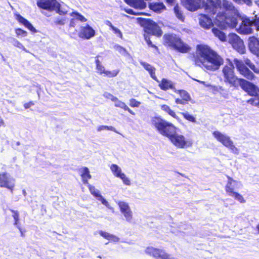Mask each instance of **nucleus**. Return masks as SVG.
Wrapping results in <instances>:
<instances>
[{
	"label": "nucleus",
	"mask_w": 259,
	"mask_h": 259,
	"mask_svg": "<svg viewBox=\"0 0 259 259\" xmlns=\"http://www.w3.org/2000/svg\"><path fill=\"white\" fill-rule=\"evenodd\" d=\"M189 57L195 65L209 71L218 70L224 63L223 58L205 44L197 45L195 51L190 53Z\"/></svg>",
	"instance_id": "nucleus-1"
},
{
	"label": "nucleus",
	"mask_w": 259,
	"mask_h": 259,
	"mask_svg": "<svg viewBox=\"0 0 259 259\" xmlns=\"http://www.w3.org/2000/svg\"><path fill=\"white\" fill-rule=\"evenodd\" d=\"M214 18L215 24L221 29L234 28L241 17L233 4L228 0L221 1V7L218 10Z\"/></svg>",
	"instance_id": "nucleus-2"
},
{
	"label": "nucleus",
	"mask_w": 259,
	"mask_h": 259,
	"mask_svg": "<svg viewBox=\"0 0 259 259\" xmlns=\"http://www.w3.org/2000/svg\"><path fill=\"white\" fill-rule=\"evenodd\" d=\"M138 20L139 23L143 28V36L147 45L158 51V47L152 44L150 36L153 35L158 38L161 37L163 34L161 27L156 22L150 19L139 18Z\"/></svg>",
	"instance_id": "nucleus-3"
},
{
	"label": "nucleus",
	"mask_w": 259,
	"mask_h": 259,
	"mask_svg": "<svg viewBox=\"0 0 259 259\" xmlns=\"http://www.w3.org/2000/svg\"><path fill=\"white\" fill-rule=\"evenodd\" d=\"M222 75L223 81L226 84L236 89L240 87L243 90L249 82L245 79L237 77L235 74L233 63L230 61L222 68Z\"/></svg>",
	"instance_id": "nucleus-4"
},
{
	"label": "nucleus",
	"mask_w": 259,
	"mask_h": 259,
	"mask_svg": "<svg viewBox=\"0 0 259 259\" xmlns=\"http://www.w3.org/2000/svg\"><path fill=\"white\" fill-rule=\"evenodd\" d=\"M163 45L176 51L185 54L189 53L191 48L189 45L184 42L181 37L174 33H165L162 37Z\"/></svg>",
	"instance_id": "nucleus-5"
},
{
	"label": "nucleus",
	"mask_w": 259,
	"mask_h": 259,
	"mask_svg": "<svg viewBox=\"0 0 259 259\" xmlns=\"http://www.w3.org/2000/svg\"><path fill=\"white\" fill-rule=\"evenodd\" d=\"M233 62L239 74L248 80L252 81L256 78L253 72L259 74V66L256 67L248 58L244 59V62L235 58L233 60Z\"/></svg>",
	"instance_id": "nucleus-6"
},
{
	"label": "nucleus",
	"mask_w": 259,
	"mask_h": 259,
	"mask_svg": "<svg viewBox=\"0 0 259 259\" xmlns=\"http://www.w3.org/2000/svg\"><path fill=\"white\" fill-rule=\"evenodd\" d=\"M151 122L156 131L161 135L168 138L178 128L172 123L165 120L160 116L151 118Z\"/></svg>",
	"instance_id": "nucleus-7"
},
{
	"label": "nucleus",
	"mask_w": 259,
	"mask_h": 259,
	"mask_svg": "<svg viewBox=\"0 0 259 259\" xmlns=\"http://www.w3.org/2000/svg\"><path fill=\"white\" fill-rule=\"evenodd\" d=\"M181 2L188 11L191 12L203 8L210 15L213 16L217 13L214 9L207 8L206 0H181Z\"/></svg>",
	"instance_id": "nucleus-8"
},
{
	"label": "nucleus",
	"mask_w": 259,
	"mask_h": 259,
	"mask_svg": "<svg viewBox=\"0 0 259 259\" xmlns=\"http://www.w3.org/2000/svg\"><path fill=\"white\" fill-rule=\"evenodd\" d=\"M37 7L49 12L55 11L60 15L64 16L67 14V11L61 9V4L57 0H37Z\"/></svg>",
	"instance_id": "nucleus-9"
},
{
	"label": "nucleus",
	"mask_w": 259,
	"mask_h": 259,
	"mask_svg": "<svg viewBox=\"0 0 259 259\" xmlns=\"http://www.w3.org/2000/svg\"><path fill=\"white\" fill-rule=\"evenodd\" d=\"M243 90L252 97L247 100L246 103L259 108V87L249 81Z\"/></svg>",
	"instance_id": "nucleus-10"
},
{
	"label": "nucleus",
	"mask_w": 259,
	"mask_h": 259,
	"mask_svg": "<svg viewBox=\"0 0 259 259\" xmlns=\"http://www.w3.org/2000/svg\"><path fill=\"white\" fill-rule=\"evenodd\" d=\"M212 135L218 142L230 149L232 153L237 155L239 154V149L234 145L233 142L229 136L223 134L218 131H214L212 133Z\"/></svg>",
	"instance_id": "nucleus-11"
},
{
	"label": "nucleus",
	"mask_w": 259,
	"mask_h": 259,
	"mask_svg": "<svg viewBox=\"0 0 259 259\" xmlns=\"http://www.w3.org/2000/svg\"><path fill=\"white\" fill-rule=\"evenodd\" d=\"M170 142L176 147L185 148L192 146L191 140L186 139L183 135L178 134L174 132L168 138Z\"/></svg>",
	"instance_id": "nucleus-12"
},
{
	"label": "nucleus",
	"mask_w": 259,
	"mask_h": 259,
	"mask_svg": "<svg viewBox=\"0 0 259 259\" xmlns=\"http://www.w3.org/2000/svg\"><path fill=\"white\" fill-rule=\"evenodd\" d=\"M15 187V180L7 172H0V187L5 188L13 193Z\"/></svg>",
	"instance_id": "nucleus-13"
},
{
	"label": "nucleus",
	"mask_w": 259,
	"mask_h": 259,
	"mask_svg": "<svg viewBox=\"0 0 259 259\" xmlns=\"http://www.w3.org/2000/svg\"><path fill=\"white\" fill-rule=\"evenodd\" d=\"M228 179L227 183L225 186V189L227 194L231 197H233L235 200H237L241 203H245L246 201L241 194L234 191V187L232 185L233 183L236 182L232 178L227 176Z\"/></svg>",
	"instance_id": "nucleus-14"
},
{
	"label": "nucleus",
	"mask_w": 259,
	"mask_h": 259,
	"mask_svg": "<svg viewBox=\"0 0 259 259\" xmlns=\"http://www.w3.org/2000/svg\"><path fill=\"white\" fill-rule=\"evenodd\" d=\"M229 42L239 54H243L245 53L246 50L244 42L236 34L230 33L229 35Z\"/></svg>",
	"instance_id": "nucleus-15"
},
{
	"label": "nucleus",
	"mask_w": 259,
	"mask_h": 259,
	"mask_svg": "<svg viewBox=\"0 0 259 259\" xmlns=\"http://www.w3.org/2000/svg\"><path fill=\"white\" fill-rule=\"evenodd\" d=\"M145 252L147 254L156 259H175L174 257H171L164 250L152 246L147 247Z\"/></svg>",
	"instance_id": "nucleus-16"
},
{
	"label": "nucleus",
	"mask_w": 259,
	"mask_h": 259,
	"mask_svg": "<svg viewBox=\"0 0 259 259\" xmlns=\"http://www.w3.org/2000/svg\"><path fill=\"white\" fill-rule=\"evenodd\" d=\"M242 22L240 24L237 32L241 34H249L252 33V26H253V20L248 18H241Z\"/></svg>",
	"instance_id": "nucleus-17"
},
{
	"label": "nucleus",
	"mask_w": 259,
	"mask_h": 259,
	"mask_svg": "<svg viewBox=\"0 0 259 259\" xmlns=\"http://www.w3.org/2000/svg\"><path fill=\"white\" fill-rule=\"evenodd\" d=\"M117 205L126 221L131 222L133 219V212L128 203L124 201H119Z\"/></svg>",
	"instance_id": "nucleus-18"
},
{
	"label": "nucleus",
	"mask_w": 259,
	"mask_h": 259,
	"mask_svg": "<svg viewBox=\"0 0 259 259\" xmlns=\"http://www.w3.org/2000/svg\"><path fill=\"white\" fill-rule=\"evenodd\" d=\"M95 35V31L89 24L81 26L78 32V36L83 39H89Z\"/></svg>",
	"instance_id": "nucleus-19"
},
{
	"label": "nucleus",
	"mask_w": 259,
	"mask_h": 259,
	"mask_svg": "<svg viewBox=\"0 0 259 259\" xmlns=\"http://www.w3.org/2000/svg\"><path fill=\"white\" fill-rule=\"evenodd\" d=\"M174 92L179 94L181 98H176L175 103L177 104L185 105L190 101L191 98L189 94L184 90H175Z\"/></svg>",
	"instance_id": "nucleus-20"
},
{
	"label": "nucleus",
	"mask_w": 259,
	"mask_h": 259,
	"mask_svg": "<svg viewBox=\"0 0 259 259\" xmlns=\"http://www.w3.org/2000/svg\"><path fill=\"white\" fill-rule=\"evenodd\" d=\"M248 46L251 53L259 57L258 39L254 36L250 37L248 39Z\"/></svg>",
	"instance_id": "nucleus-21"
},
{
	"label": "nucleus",
	"mask_w": 259,
	"mask_h": 259,
	"mask_svg": "<svg viewBox=\"0 0 259 259\" xmlns=\"http://www.w3.org/2000/svg\"><path fill=\"white\" fill-rule=\"evenodd\" d=\"M15 17L17 21L33 33L37 32V30L33 27L31 23L26 19L19 14H15Z\"/></svg>",
	"instance_id": "nucleus-22"
},
{
	"label": "nucleus",
	"mask_w": 259,
	"mask_h": 259,
	"mask_svg": "<svg viewBox=\"0 0 259 259\" xmlns=\"http://www.w3.org/2000/svg\"><path fill=\"white\" fill-rule=\"evenodd\" d=\"M199 23L201 27L205 29H209L213 26L212 19L206 14L199 15Z\"/></svg>",
	"instance_id": "nucleus-23"
},
{
	"label": "nucleus",
	"mask_w": 259,
	"mask_h": 259,
	"mask_svg": "<svg viewBox=\"0 0 259 259\" xmlns=\"http://www.w3.org/2000/svg\"><path fill=\"white\" fill-rule=\"evenodd\" d=\"M87 187H88L91 194L94 197L100 201L101 203L106 207L109 206L108 202L101 195L99 190L96 189L94 186L88 184H87Z\"/></svg>",
	"instance_id": "nucleus-24"
},
{
	"label": "nucleus",
	"mask_w": 259,
	"mask_h": 259,
	"mask_svg": "<svg viewBox=\"0 0 259 259\" xmlns=\"http://www.w3.org/2000/svg\"><path fill=\"white\" fill-rule=\"evenodd\" d=\"M151 0H124L125 3L135 9H144L147 6V2Z\"/></svg>",
	"instance_id": "nucleus-25"
},
{
	"label": "nucleus",
	"mask_w": 259,
	"mask_h": 259,
	"mask_svg": "<svg viewBox=\"0 0 259 259\" xmlns=\"http://www.w3.org/2000/svg\"><path fill=\"white\" fill-rule=\"evenodd\" d=\"M70 16L72 17V18L70 20L69 27H74L76 26L75 20L81 22H85L87 21V19L83 15L77 11H73L70 14Z\"/></svg>",
	"instance_id": "nucleus-26"
},
{
	"label": "nucleus",
	"mask_w": 259,
	"mask_h": 259,
	"mask_svg": "<svg viewBox=\"0 0 259 259\" xmlns=\"http://www.w3.org/2000/svg\"><path fill=\"white\" fill-rule=\"evenodd\" d=\"M140 64L149 72L153 79L157 82H159L155 74L156 68L154 66L145 62H141Z\"/></svg>",
	"instance_id": "nucleus-27"
},
{
	"label": "nucleus",
	"mask_w": 259,
	"mask_h": 259,
	"mask_svg": "<svg viewBox=\"0 0 259 259\" xmlns=\"http://www.w3.org/2000/svg\"><path fill=\"white\" fill-rule=\"evenodd\" d=\"M158 82H159L158 86L162 91H166L168 90H173L175 91L176 90L173 83L166 78H163L160 82L159 81Z\"/></svg>",
	"instance_id": "nucleus-28"
},
{
	"label": "nucleus",
	"mask_w": 259,
	"mask_h": 259,
	"mask_svg": "<svg viewBox=\"0 0 259 259\" xmlns=\"http://www.w3.org/2000/svg\"><path fill=\"white\" fill-rule=\"evenodd\" d=\"M206 7L213 9L217 12L218 10L221 7V0H206Z\"/></svg>",
	"instance_id": "nucleus-29"
},
{
	"label": "nucleus",
	"mask_w": 259,
	"mask_h": 259,
	"mask_svg": "<svg viewBox=\"0 0 259 259\" xmlns=\"http://www.w3.org/2000/svg\"><path fill=\"white\" fill-rule=\"evenodd\" d=\"M149 8L151 10L157 13H159L161 10L166 9V7L163 3H150Z\"/></svg>",
	"instance_id": "nucleus-30"
},
{
	"label": "nucleus",
	"mask_w": 259,
	"mask_h": 259,
	"mask_svg": "<svg viewBox=\"0 0 259 259\" xmlns=\"http://www.w3.org/2000/svg\"><path fill=\"white\" fill-rule=\"evenodd\" d=\"M161 109L167 113L169 116L176 119L177 120L179 119V117L177 116L176 113L171 109V108L167 105L163 104L160 105Z\"/></svg>",
	"instance_id": "nucleus-31"
},
{
	"label": "nucleus",
	"mask_w": 259,
	"mask_h": 259,
	"mask_svg": "<svg viewBox=\"0 0 259 259\" xmlns=\"http://www.w3.org/2000/svg\"><path fill=\"white\" fill-rule=\"evenodd\" d=\"M99 234L102 236L105 239H106L110 241L114 242H117L119 241V238L116 236L114 235L110 234V233L103 231H100L99 232Z\"/></svg>",
	"instance_id": "nucleus-32"
},
{
	"label": "nucleus",
	"mask_w": 259,
	"mask_h": 259,
	"mask_svg": "<svg viewBox=\"0 0 259 259\" xmlns=\"http://www.w3.org/2000/svg\"><path fill=\"white\" fill-rule=\"evenodd\" d=\"M80 176L82 178V181L84 184H88L89 180L92 178L91 175L90 174V171L87 167H84L82 168V171L80 174Z\"/></svg>",
	"instance_id": "nucleus-33"
},
{
	"label": "nucleus",
	"mask_w": 259,
	"mask_h": 259,
	"mask_svg": "<svg viewBox=\"0 0 259 259\" xmlns=\"http://www.w3.org/2000/svg\"><path fill=\"white\" fill-rule=\"evenodd\" d=\"M211 31L214 36L218 38L221 41H226V35L222 31L217 28L213 27L211 29Z\"/></svg>",
	"instance_id": "nucleus-34"
},
{
	"label": "nucleus",
	"mask_w": 259,
	"mask_h": 259,
	"mask_svg": "<svg viewBox=\"0 0 259 259\" xmlns=\"http://www.w3.org/2000/svg\"><path fill=\"white\" fill-rule=\"evenodd\" d=\"M174 5L175 6L174 7V12L176 17L179 20H181L182 22H184L185 20V17L181 10V8L178 3Z\"/></svg>",
	"instance_id": "nucleus-35"
},
{
	"label": "nucleus",
	"mask_w": 259,
	"mask_h": 259,
	"mask_svg": "<svg viewBox=\"0 0 259 259\" xmlns=\"http://www.w3.org/2000/svg\"><path fill=\"white\" fill-rule=\"evenodd\" d=\"M99 56H97L96 57L95 63L96 69L97 70L99 74H103L106 70L105 69L104 66L102 65L100 61L99 60Z\"/></svg>",
	"instance_id": "nucleus-36"
},
{
	"label": "nucleus",
	"mask_w": 259,
	"mask_h": 259,
	"mask_svg": "<svg viewBox=\"0 0 259 259\" xmlns=\"http://www.w3.org/2000/svg\"><path fill=\"white\" fill-rule=\"evenodd\" d=\"M107 24L109 27L110 29L112 30L114 34H116L120 38H123L122 33L118 28L114 27L109 21L108 22Z\"/></svg>",
	"instance_id": "nucleus-37"
},
{
	"label": "nucleus",
	"mask_w": 259,
	"mask_h": 259,
	"mask_svg": "<svg viewBox=\"0 0 259 259\" xmlns=\"http://www.w3.org/2000/svg\"><path fill=\"white\" fill-rule=\"evenodd\" d=\"M110 168L113 175L116 177L122 173L120 168L116 164H111Z\"/></svg>",
	"instance_id": "nucleus-38"
},
{
	"label": "nucleus",
	"mask_w": 259,
	"mask_h": 259,
	"mask_svg": "<svg viewBox=\"0 0 259 259\" xmlns=\"http://www.w3.org/2000/svg\"><path fill=\"white\" fill-rule=\"evenodd\" d=\"M180 114L182 115L183 118L188 121L195 123L196 122V118L194 116L188 113V112H181Z\"/></svg>",
	"instance_id": "nucleus-39"
},
{
	"label": "nucleus",
	"mask_w": 259,
	"mask_h": 259,
	"mask_svg": "<svg viewBox=\"0 0 259 259\" xmlns=\"http://www.w3.org/2000/svg\"><path fill=\"white\" fill-rule=\"evenodd\" d=\"M119 71V69H115L112 71L105 70L103 74L107 77L112 78L116 76Z\"/></svg>",
	"instance_id": "nucleus-40"
},
{
	"label": "nucleus",
	"mask_w": 259,
	"mask_h": 259,
	"mask_svg": "<svg viewBox=\"0 0 259 259\" xmlns=\"http://www.w3.org/2000/svg\"><path fill=\"white\" fill-rule=\"evenodd\" d=\"M11 212L13 213L12 217L14 219V225L15 226H18L19 223V213L17 210H14L13 209H10Z\"/></svg>",
	"instance_id": "nucleus-41"
},
{
	"label": "nucleus",
	"mask_w": 259,
	"mask_h": 259,
	"mask_svg": "<svg viewBox=\"0 0 259 259\" xmlns=\"http://www.w3.org/2000/svg\"><path fill=\"white\" fill-rule=\"evenodd\" d=\"M15 32L17 36H26L27 35V32L26 31L23 30L21 28H16L15 29Z\"/></svg>",
	"instance_id": "nucleus-42"
},
{
	"label": "nucleus",
	"mask_w": 259,
	"mask_h": 259,
	"mask_svg": "<svg viewBox=\"0 0 259 259\" xmlns=\"http://www.w3.org/2000/svg\"><path fill=\"white\" fill-rule=\"evenodd\" d=\"M117 178H120L122 180L123 183L126 185H130L131 182L130 180L126 177L124 173L120 174Z\"/></svg>",
	"instance_id": "nucleus-43"
},
{
	"label": "nucleus",
	"mask_w": 259,
	"mask_h": 259,
	"mask_svg": "<svg viewBox=\"0 0 259 259\" xmlns=\"http://www.w3.org/2000/svg\"><path fill=\"white\" fill-rule=\"evenodd\" d=\"M117 178H120L122 180L123 183L126 185H130L131 182L130 180L126 177L124 173L120 174Z\"/></svg>",
	"instance_id": "nucleus-44"
},
{
	"label": "nucleus",
	"mask_w": 259,
	"mask_h": 259,
	"mask_svg": "<svg viewBox=\"0 0 259 259\" xmlns=\"http://www.w3.org/2000/svg\"><path fill=\"white\" fill-rule=\"evenodd\" d=\"M104 130H107L111 131H115V128L112 126L100 125V126H98V127L97 128V130L98 131H101Z\"/></svg>",
	"instance_id": "nucleus-45"
},
{
	"label": "nucleus",
	"mask_w": 259,
	"mask_h": 259,
	"mask_svg": "<svg viewBox=\"0 0 259 259\" xmlns=\"http://www.w3.org/2000/svg\"><path fill=\"white\" fill-rule=\"evenodd\" d=\"M65 19L64 18H58L54 22V25L56 26H62L65 24Z\"/></svg>",
	"instance_id": "nucleus-46"
},
{
	"label": "nucleus",
	"mask_w": 259,
	"mask_h": 259,
	"mask_svg": "<svg viewBox=\"0 0 259 259\" xmlns=\"http://www.w3.org/2000/svg\"><path fill=\"white\" fill-rule=\"evenodd\" d=\"M140 102L135 99H131L130 100V106L132 107H138L140 105Z\"/></svg>",
	"instance_id": "nucleus-47"
},
{
	"label": "nucleus",
	"mask_w": 259,
	"mask_h": 259,
	"mask_svg": "<svg viewBox=\"0 0 259 259\" xmlns=\"http://www.w3.org/2000/svg\"><path fill=\"white\" fill-rule=\"evenodd\" d=\"M253 26L257 31H259V17H255L253 19Z\"/></svg>",
	"instance_id": "nucleus-48"
},
{
	"label": "nucleus",
	"mask_w": 259,
	"mask_h": 259,
	"mask_svg": "<svg viewBox=\"0 0 259 259\" xmlns=\"http://www.w3.org/2000/svg\"><path fill=\"white\" fill-rule=\"evenodd\" d=\"M115 106L117 107H120L123 109L126 106V104L124 102L117 100V101L115 102Z\"/></svg>",
	"instance_id": "nucleus-49"
},
{
	"label": "nucleus",
	"mask_w": 259,
	"mask_h": 259,
	"mask_svg": "<svg viewBox=\"0 0 259 259\" xmlns=\"http://www.w3.org/2000/svg\"><path fill=\"white\" fill-rule=\"evenodd\" d=\"M14 46L18 48L24 49V47L23 46V45L17 40H14Z\"/></svg>",
	"instance_id": "nucleus-50"
},
{
	"label": "nucleus",
	"mask_w": 259,
	"mask_h": 259,
	"mask_svg": "<svg viewBox=\"0 0 259 259\" xmlns=\"http://www.w3.org/2000/svg\"><path fill=\"white\" fill-rule=\"evenodd\" d=\"M34 105V102L33 101H29L27 103H26L24 104V108L25 109H27L30 108L31 106Z\"/></svg>",
	"instance_id": "nucleus-51"
},
{
	"label": "nucleus",
	"mask_w": 259,
	"mask_h": 259,
	"mask_svg": "<svg viewBox=\"0 0 259 259\" xmlns=\"http://www.w3.org/2000/svg\"><path fill=\"white\" fill-rule=\"evenodd\" d=\"M17 228L19 230L20 232L21 236L24 237L25 236V233L26 232V230L22 229L21 227H20L19 225L17 226Z\"/></svg>",
	"instance_id": "nucleus-52"
},
{
	"label": "nucleus",
	"mask_w": 259,
	"mask_h": 259,
	"mask_svg": "<svg viewBox=\"0 0 259 259\" xmlns=\"http://www.w3.org/2000/svg\"><path fill=\"white\" fill-rule=\"evenodd\" d=\"M166 3L169 6H174L175 3V0H165Z\"/></svg>",
	"instance_id": "nucleus-53"
},
{
	"label": "nucleus",
	"mask_w": 259,
	"mask_h": 259,
	"mask_svg": "<svg viewBox=\"0 0 259 259\" xmlns=\"http://www.w3.org/2000/svg\"><path fill=\"white\" fill-rule=\"evenodd\" d=\"M123 110L124 111H128L132 115L135 114L134 112L132 110H131L126 105L125 106V107L124 108Z\"/></svg>",
	"instance_id": "nucleus-54"
},
{
	"label": "nucleus",
	"mask_w": 259,
	"mask_h": 259,
	"mask_svg": "<svg viewBox=\"0 0 259 259\" xmlns=\"http://www.w3.org/2000/svg\"><path fill=\"white\" fill-rule=\"evenodd\" d=\"M125 11L128 14L135 15L136 14L134 12L133 10L131 9H125Z\"/></svg>",
	"instance_id": "nucleus-55"
},
{
	"label": "nucleus",
	"mask_w": 259,
	"mask_h": 259,
	"mask_svg": "<svg viewBox=\"0 0 259 259\" xmlns=\"http://www.w3.org/2000/svg\"><path fill=\"white\" fill-rule=\"evenodd\" d=\"M2 126H3V127L5 126V124L4 120L2 118V117L0 116V127H2Z\"/></svg>",
	"instance_id": "nucleus-56"
},
{
	"label": "nucleus",
	"mask_w": 259,
	"mask_h": 259,
	"mask_svg": "<svg viewBox=\"0 0 259 259\" xmlns=\"http://www.w3.org/2000/svg\"><path fill=\"white\" fill-rule=\"evenodd\" d=\"M111 100L112 101H113L114 102H116L117 101V100H118V98L117 97H114L113 96H111Z\"/></svg>",
	"instance_id": "nucleus-57"
},
{
	"label": "nucleus",
	"mask_w": 259,
	"mask_h": 259,
	"mask_svg": "<svg viewBox=\"0 0 259 259\" xmlns=\"http://www.w3.org/2000/svg\"><path fill=\"white\" fill-rule=\"evenodd\" d=\"M242 1L247 5H250L251 3V0H242Z\"/></svg>",
	"instance_id": "nucleus-58"
},
{
	"label": "nucleus",
	"mask_w": 259,
	"mask_h": 259,
	"mask_svg": "<svg viewBox=\"0 0 259 259\" xmlns=\"http://www.w3.org/2000/svg\"><path fill=\"white\" fill-rule=\"evenodd\" d=\"M116 47L117 49H118L119 51H121V50H124V48L122 47H121L119 45H117L116 46Z\"/></svg>",
	"instance_id": "nucleus-59"
},
{
	"label": "nucleus",
	"mask_w": 259,
	"mask_h": 259,
	"mask_svg": "<svg viewBox=\"0 0 259 259\" xmlns=\"http://www.w3.org/2000/svg\"><path fill=\"white\" fill-rule=\"evenodd\" d=\"M256 229L257 230V233H259V223L256 226Z\"/></svg>",
	"instance_id": "nucleus-60"
}]
</instances>
